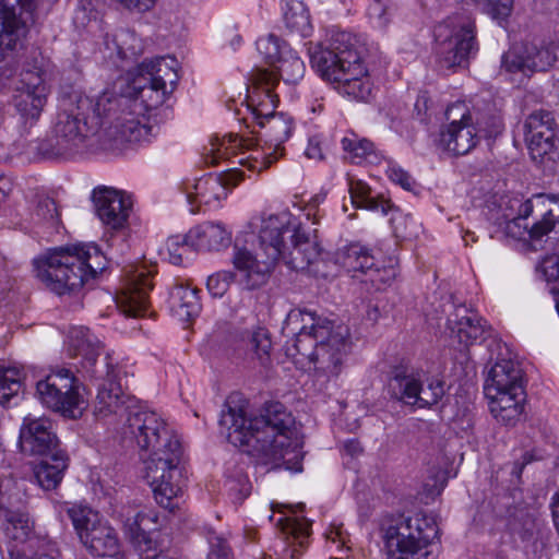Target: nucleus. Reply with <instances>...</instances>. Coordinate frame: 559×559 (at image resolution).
Returning <instances> with one entry per match:
<instances>
[{"mask_svg": "<svg viewBox=\"0 0 559 559\" xmlns=\"http://www.w3.org/2000/svg\"><path fill=\"white\" fill-rule=\"evenodd\" d=\"M75 531L91 554L105 557L115 556L119 550V539L114 527L99 521L88 508L72 507L68 510Z\"/></svg>", "mask_w": 559, "mask_h": 559, "instance_id": "2eb2a0df", "label": "nucleus"}, {"mask_svg": "<svg viewBox=\"0 0 559 559\" xmlns=\"http://www.w3.org/2000/svg\"><path fill=\"white\" fill-rule=\"evenodd\" d=\"M13 502L17 503L19 507H15L16 510H20L22 506V500L20 498L13 499ZM7 510V525H5V534L19 542L26 540L28 534L31 533V527L28 525V519L22 513H14V508L5 509Z\"/></svg>", "mask_w": 559, "mask_h": 559, "instance_id": "a18cd8bd", "label": "nucleus"}, {"mask_svg": "<svg viewBox=\"0 0 559 559\" xmlns=\"http://www.w3.org/2000/svg\"><path fill=\"white\" fill-rule=\"evenodd\" d=\"M444 381L428 377L424 371L396 368L388 382L392 399L407 406L431 407L445 394Z\"/></svg>", "mask_w": 559, "mask_h": 559, "instance_id": "4468645a", "label": "nucleus"}, {"mask_svg": "<svg viewBox=\"0 0 559 559\" xmlns=\"http://www.w3.org/2000/svg\"><path fill=\"white\" fill-rule=\"evenodd\" d=\"M83 385L67 368L51 370L36 384V396L47 408L68 418H78L86 407Z\"/></svg>", "mask_w": 559, "mask_h": 559, "instance_id": "9d476101", "label": "nucleus"}, {"mask_svg": "<svg viewBox=\"0 0 559 559\" xmlns=\"http://www.w3.org/2000/svg\"><path fill=\"white\" fill-rule=\"evenodd\" d=\"M528 462H530V460H526V461H525L524 463H522V464L515 463V464H514V466H513L512 473H513V474H515L518 477H520V475H521V473H522V471H523V468H524V465H525L526 463H528Z\"/></svg>", "mask_w": 559, "mask_h": 559, "instance_id": "69168bd1", "label": "nucleus"}, {"mask_svg": "<svg viewBox=\"0 0 559 559\" xmlns=\"http://www.w3.org/2000/svg\"><path fill=\"white\" fill-rule=\"evenodd\" d=\"M348 191L352 203L357 209L381 212L383 215L395 210L390 200L382 195L372 197L369 186L361 180L349 179Z\"/></svg>", "mask_w": 559, "mask_h": 559, "instance_id": "f704fd0d", "label": "nucleus"}, {"mask_svg": "<svg viewBox=\"0 0 559 559\" xmlns=\"http://www.w3.org/2000/svg\"><path fill=\"white\" fill-rule=\"evenodd\" d=\"M24 373L16 367H0V404H16L23 390Z\"/></svg>", "mask_w": 559, "mask_h": 559, "instance_id": "a19ab883", "label": "nucleus"}, {"mask_svg": "<svg viewBox=\"0 0 559 559\" xmlns=\"http://www.w3.org/2000/svg\"><path fill=\"white\" fill-rule=\"evenodd\" d=\"M336 259L347 272L366 273L376 267V260L370 250L359 243L345 247L337 253Z\"/></svg>", "mask_w": 559, "mask_h": 559, "instance_id": "4c0bfd02", "label": "nucleus"}, {"mask_svg": "<svg viewBox=\"0 0 559 559\" xmlns=\"http://www.w3.org/2000/svg\"><path fill=\"white\" fill-rule=\"evenodd\" d=\"M558 46L554 43H530L509 49L502 56V68L509 73L521 72L530 75L535 71H546L558 59Z\"/></svg>", "mask_w": 559, "mask_h": 559, "instance_id": "aec40b11", "label": "nucleus"}, {"mask_svg": "<svg viewBox=\"0 0 559 559\" xmlns=\"http://www.w3.org/2000/svg\"><path fill=\"white\" fill-rule=\"evenodd\" d=\"M189 238L195 250L218 251L231 242V234L216 223H203L189 230Z\"/></svg>", "mask_w": 559, "mask_h": 559, "instance_id": "2f4dec72", "label": "nucleus"}, {"mask_svg": "<svg viewBox=\"0 0 559 559\" xmlns=\"http://www.w3.org/2000/svg\"><path fill=\"white\" fill-rule=\"evenodd\" d=\"M283 19L286 27L301 36L311 33L309 13L301 0H282Z\"/></svg>", "mask_w": 559, "mask_h": 559, "instance_id": "58836bf2", "label": "nucleus"}, {"mask_svg": "<svg viewBox=\"0 0 559 559\" xmlns=\"http://www.w3.org/2000/svg\"><path fill=\"white\" fill-rule=\"evenodd\" d=\"M19 442L22 452L31 455H49L59 451V439L47 417H24Z\"/></svg>", "mask_w": 559, "mask_h": 559, "instance_id": "4be33fe9", "label": "nucleus"}, {"mask_svg": "<svg viewBox=\"0 0 559 559\" xmlns=\"http://www.w3.org/2000/svg\"><path fill=\"white\" fill-rule=\"evenodd\" d=\"M524 135L528 151L540 152L543 142L559 136V124L552 111L538 109L530 114L524 122Z\"/></svg>", "mask_w": 559, "mask_h": 559, "instance_id": "bb28decb", "label": "nucleus"}, {"mask_svg": "<svg viewBox=\"0 0 559 559\" xmlns=\"http://www.w3.org/2000/svg\"><path fill=\"white\" fill-rule=\"evenodd\" d=\"M153 284L147 274L135 272L132 274L124 289L117 296V306L127 317L142 318L152 314L150 311L148 292Z\"/></svg>", "mask_w": 559, "mask_h": 559, "instance_id": "393cba45", "label": "nucleus"}, {"mask_svg": "<svg viewBox=\"0 0 559 559\" xmlns=\"http://www.w3.org/2000/svg\"><path fill=\"white\" fill-rule=\"evenodd\" d=\"M249 343L261 365H265L270 359L272 347L269 331L262 326L255 328L251 333Z\"/></svg>", "mask_w": 559, "mask_h": 559, "instance_id": "09e8293b", "label": "nucleus"}, {"mask_svg": "<svg viewBox=\"0 0 559 559\" xmlns=\"http://www.w3.org/2000/svg\"><path fill=\"white\" fill-rule=\"evenodd\" d=\"M109 94L114 102L107 104L106 114H103L105 133L116 142H142L148 141L152 135V127L148 118L142 114V104L136 99Z\"/></svg>", "mask_w": 559, "mask_h": 559, "instance_id": "9b49d317", "label": "nucleus"}, {"mask_svg": "<svg viewBox=\"0 0 559 559\" xmlns=\"http://www.w3.org/2000/svg\"><path fill=\"white\" fill-rule=\"evenodd\" d=\"M259 127L264 130V142L284 154L285 148L283 144L290 138L294 129L293 119L280 112L277 116L261 120Z\"/></svg>", "mask_w": 559, "mask_h": 559, "instance_id": "c9c22d12", "label": "nucleus"}, {"mask_svg": "<svg viewBox=\"0 0 559 559\" xmlns=\"http://www.w3.org/2000/svg\"><path fill=\"white\" fill-rule=\"evenodd\" d=\"M328 539H330L332 543L336 544L337 548H340V547L343 548L345 546V539L338 531H331L328 534Z\"/></svg>", "mask_w": 559, "mask_h": 559, "instance_id": "680f3d73", "label": "nucleus"}, {"mask_svg": "<svg viewBox=\"0 0 559 559\" xmlns=\"http://www.w3.org/2000/svg\"><path fill=\"white\" fill-rule=\"evenodd\" d=\"M176 60L170 57H162L153 60H144L139 66L141 75L150 76V84L140 91L142 109L147 111L160 106L168 94L173 92L178 81V74L175 69Z\"/></svg>", "mask_w": 559, "mask_h": 559, "instance_id": "a211bd4d", "label": "nucleus"}, {"mask_svg": "<svg viewBox=\"0 0 559 559\" xmlns=\"http://www.w3.org/2000/svg\"><path fill=\"white\" fill-rule=\"evenodd\" d=\"M361 50L360 40L353 33L331 31L328 38L311 50L310 63L340 95L368 102L373 83Z\"/></svg>", "mask_w": 559, "mask_h": 559, "instance_id": "20e7f679", "label": "nucleus"}, {"mask_svg": "<svg viewBox=\"0 0 559 559\" xmlns=\"http://www.w3.org/2000/svg\"><path fill=\"white\" fill-rule=\"evenodd\" d=\"M187 200L190 204L198 202L209 206H217L227 195V188L219 176H204L193 185V191L186 188Z\"/></svg>", "mask_w": 559, "mask_h": 559, "instance_id": "72a5a7b5", "label": "nucleus"}, {"mask_svg": "<svg viewBox=\"0 0 559 559\" xmlns=\"http://www.w3.org/2000/svg\"><path fill=\"white\" fill-rule=\"evenodd\" d=\"M166 250L168 253V259L170 263L175 265H180L183 261V258H187L189 253H191L194 249V245L189 238V233L185 236L175 235L170 236L166 240Z\"/></svg>", "mask_w": 559, "mask_h": 559, "instance_id": "de8ad7c7", "label": "nucleus"}, {"mask_svg": "<svg viewBox=\"0 0 559 559\" xmlns=\"http://www.w3.org/2000/svg\"><path fill=\"white\" fill-rule=\"evenodd\" d=\"M36 276L57 295L80 290L106 269V257L95 245L59 247L34 261Z\"/></svg>", "mask_w": 559, "mask_h": 559, "instance_id": "423d86ee", "label": "nucleus"}, {"mask_svg": "<svg viewBox=\"0 0 559 559\" xmlns=\"http://www.w3.org/2000/svg\"><path fill=\"white\" fill-rule=\"evenodd\" d=\"M93 200L99 219L112 229H121L129 218L133 201L123 191L112 188L94 190Z\"/></svg>", "mask_w": 559, "mask_h": 559, "instance_id": "b1692460", "label": "nucleus"}, {"mask_svg": "<svg viewBox=\"0 0 559 559\" xmlns=\"http://www.w3.org/2000/svg\"><path fill=\"white\" fill-rule=\"evenodd\" d=\"M45 456L46 459L33 467V474L44 490H52L61 483L64 471L68 468L69 459L63 451H56V453Z\"/></svg>", "mask_w": 559, "mask_h": 559, "instance_id": "c756f323", "label": "nucleus"}, {"mask_svg": "<svg viewBox=\"0 0 559 559\" xmlns=\"http://www.w3.org/2000/svg\"><path fill=\"white\" fill-rule=\"evenodd\" d=\"M388 559H437L428 547L440 539L437 520L431 514L401 516L381 527Z\"/></svg>", "mask_w": 559, "mask_h": 559, "instance_id": "6e6552de", "label": "nucleus"}, {"mask_svg": "<svg viewBox=\"0 0 559 559\" xmlns=\"http://www.w3.org/2000/svg\"><path fill=\"white\" fill-rule=\"evenodd\" d=\"M67 353L78 359V368L90 378H103L114 372L111 356L106 354L100 362L98 357L103 354L100 341L84 326H75L69 331L66 342Z\"/></svg>", "mask_w": 559, "mask_h": 559, "instance_id": "dca6fc26", "label": "nucleus"}, {"mask_svg": "<svg viewBox=\"0 0 559 559\" xmlns=\"http://www.w3.org/2000/svg\"><path fill=\"white\" fill-rule=\"evenodd\" d=\"M198 289L183 284L173 287L169 296V305L173 314L182 322H188L201 312V302Z\"/></svg>", "mask_w": 559, "mask_h": 559, "instance_id": "473e14b6", "label": "nucleus"}, {"mask_svg": "<svg viewBox=\"0 0 559 559\" xmlns=\"http://www.w3.org/2000/svg\"><path fill=\"white\" fill-rule=\"evenodd\" d=\"M386 174L392 182L401 186L404 190L412 191L416 187V180L413 176L399 165H390Z\"/></svg>", "mask_w": 559, "mask_h": 559, "instance_id": "5fc2aeb1", "label": "nucleus"}, {"mask_svg": "<svg viewBox=\"0 0 559 559\" xmlns=\"http://www.w3.org/2000/svg\"><path fill=\"white\" fill-rule=\"evenodd\" d=\"M530 151L532 158L538 162L554 171H559V136L555 138L554 141L543 142V148L540 152Z\"/></svg>", "mask_w": 559, "mask_h": 559, "instance_id": "8fccbe9b", "label": "nucleus"}, {"mask_svg": "<svg viewBox=\"0 0 559 559\" xmlns=\"http://www.w3.org/2000/svg\"><path fill=\"white\" fill-rule=\"evenodd\" d=\"M257 49L265 62L273 67L285 56L287 50H290L286 46H282L280 38L272 34L260 37L257 40Z\"/></svg>", "mask_w": 559, "mask_h": 559, "instance_id": "49530a36", "label": "nucleus"}, {"mask_svg": "<svg viewBox=\"0 0 559 559\" xmlns=\"http://www.w3.org/2000/svg\"><path fill=\"white\" fill-rule=\"evenodd\" d=\"M111 102L109 94L63 100L50 135L38 143V152L47 158H69L84 151L88 139L104 127L102 110L106 114Z\"/></svg>", "mask_w": 559, "mask_h": 559, "instance_id": "39448f33", "label": "nucleus"}, {"mask_svg": "<svg viewBox=\"0 0 559 559\" xmlns=\"http://www.w3.org/2000/svg\"><path fill=\"white\" fill-rule=\"evenodd\" d=\"M235 281V274L230 271H219L209 276L206 287L209 293L215 297H223Z\"/></svg>", "mask_w": 559, "mask_h": 559, "instance_id": "603ef678", "label": "nucleus"}, {"mask_svg": "<svg viewBox=\"0 0 559 559\" xmlns=\"http://www.w3.org/2000/svg\"><path fill=\"white\" fill-rule=\"evenodd\" d=\"M445 119L448 123L440 131V145L456 156L468 154L477 145L479 138L475 123L488 136L496 135L502 130V121L499 116H490L488 123L480 118L474 119L465 102H455L449 105L445 110Z\"/></svg>", "mask_w": 559, "mask_h": 559, "instance_id": "1a4fd4ad", "label": "nucleus"}, {"mask_svg": "<svg viewBox=\"0 0 559 559\" xmlns=\"http://www.w3.org/2000/svg\"><path fill=\"white\" fill-rule=\"evenodd\" d=\"M281 258L288 267L296 271L308 270L320 257L318 246L310 241L289 213V223L281 236Z\"/></svg>", "mask_w": 559, "mask_h": 559, "instance_id": "412c9836", "label": "nucleus"}, {"mask_svg": "<svg viewBox=\"0 0 559 559\" xmlns=\"http://www.w3.org/2000/svg\"><path fill=\"white\" fill-rule=\"evenodd\" d=\"M34 0H0V61L22 46Z\"/></svg>", "mask_w": 559, "mask_h": 559, "instance_id": "f3484780", "label": "nucleus"}, {"mask_svg": "<svg viewBox=\"0 0 559 559\" xmlns=\"http://www.w3.org/2000/svg\"><path fill=\"white\" fill-rule=\"evenodd\" d=\"M36 215L52 225L57 224L59 222V211L55 200L49 198L40 200L36 209Z\"/></svg>", "mask_w": 559, "mask_h": 559, "instance_id": "6e6d98bb", "label": "nucleus"}, {"mask_svg": "<svg viewBox=\"0 0 559 559\" xmlns=\"http://www.w3.org/2000/svg\"><path fill=\"white\" fill-rule=\"evenodd\" d=\"M136 47L134 45L129 48H123L119 46V53H121L124 58L135 56L138 53Z\"/></svg>", "mask_w": 559, "mask_h": 559, "instance_id": "e2e57ef3", "label": "nucleus"}, {"mask_svg": "<svg viewBox=\"0 0 559 559\" xmlns=\"http://www.w3.org/2000/svg\"><path fill=\"white\" fill-rule=\"evenodd\" d=\"M123 433L135 440L141 450L151 451L145 461V477L156 502L174 512L186 486L179 467L182 450L178 437L157 413L138 406L129 408Z\"/></svg>", "mask_w": 559, "mask_h": 559, "instance_id": "f03ea898", "label": "nucleus"}, {"mask_svg": "<svg viewBox=\"0 0 559 559\" xmlns=\"http://www.w3.org/2000/svg\"><path fill=\"white\" fill-rule=\"evenodd\" d=\"M289 212L270 214L261 217L259 224L251 223L253 233H257V247L254 251L234 246L231 262L239 271L248 289H255L266 283L271 272L280 261L282 251V233L288 227Z\"/></svg>", "mask_w": 559, "mask_h": 559, "instance_id": "0eeeda50", "label": "nucleus"}, {"mask_svg": "<svg viewBox=\"0 0 559 559\" xmlns=\"http://www.w3.org/2000/svg\"><path fill=\"white\" fill-rule=\"evenodd\" d=\"M116 366H114V372L110 376L94 378L95 380L104 381L99 384L95 406V412L99 417H107L110 414L117 415L123 412L128 414L129 408L134 407L126 406L127 395L122 392L121 385L116 382Z\"/></svg>", "mask_w": 559, "mask_h": 559, "instance_id": "cd10ccee", "label": "nucleus"}, {"mask_svg": "<svg viewBox=\"0 0 559 559\" xmlns=\"http://www.w3.org/2000/svg\"><path fill=\"white\" fill-rule=\"evenodd\" d=\"M540 267L547 281H556L559 278V258L557 255L545 258Z\"/></svg>", "mask_w": 559, "mask_h": 559, "instance_id": "4d7b16f0", "label": "nucleus"}, {"mask_svg": "<svg viewBox=\"0 0 559 559\" xmlns=\"http://www.w3.org/2000/svg\"><path fill=\"white\" fill-rule=\"evenodd\" d=\"M131 537L134 547L140 552L156 550V542L152 537L154 532L144 531L138 527H124Z\"/></svg>", "mask_w": 559, "mask_h": 559, "instance_id": "864d4df0", "label": "nucleus"}, {"mask_svg": "<svg viewBox=\"0 0 559 559\" xmlns=\"http://www.w3.org/2000/svg\"><path fill=\"white\" fill-rule=\"evenodd\" d=\"M366 14L377 28H385L391 21L392 12L390 5L384 0H369Z\"/></svg>", "mask_w": 559, "mask_h": 559, "instance_id": "3c124183", "label": "nucleus"}, {"mask_svg": "<svg viewBox=\"0 0 559 559\" xmlns=\"http://www.w3.org/2000/svg\"><path fill=\"white\" fill-rule=\"evenodd\" d=\"M439 63L442 68L460 67L477 50L475 23L465 15L449 17L435 28Z\"/></svg>", "mask_w": 559, "mask_h": 559, "instance_id": "ddd939ff", "label": "nucleus"}, {"mask_svg": "<svg viewBox=\"0 0 559 559\" xmlns=\"http://www.w3.org/2000/svg\"><path fill=\"white\" fill-rule=\"evenodd\" d=\"M524 388L523 372L519 364L510 358L499 359L490 368L484 385V392L487 389L497 391H513V388Z\"/></svg>", "mask_w": 559, "mask_h": 559, "instance_id": "c85d7f7f", "label": "nucleus"}, {"mask_svg": "<svg viewBox=\"0 0 559 559\" xmlns=\"http://www.w3.org/2000/svg\"><path fill=\"white\" fill-rule=\"evenodd\" d=\"M276 525L287 539L292 538V557L295 558L297 546L306 547L310 535V522L304 518L284 515L277 520Z\"/></svg>", "mask_w": 559, "mask_h": 559, "instance_id": "ea45409f", "label": "nucleus"}, {"mask_svg": "<svg viewBox=\"0 0 559 559\" xmlns=\"http://www.w3.org/2000/svg\"><path fill=\"white\" fill-rule=\"evenodd\" d=\"M252 87L248 90V109L251 111L252 120L260 126L261 120L277 116L275 109L278 97L274 94L277 85L276 76L266 70L257 68L251 74Z\"/></svg>", "mask_w": 559, "mask_h": 559, "instance_id": "5701e85b", "label": "nucleus"}, {"mask_svg": "<svg viewBox=\"0 0 559 559\" xmlns=\"http://www.w3.org/2000/svg\"><path fill=\"white\" fill-rule=\"evenodd\" d=\"M120 518L124 527H138L144 531L155 532L160 525L159 515L153 509H143L140 511L128 510L126 514L121 513Z\"/></svg>", "mask_w": 559, "mask_h": 559, "instance_id": "37998d69", "label": "nucleus"}, {"mask_svg": "<svg viewBox=\"0 0 559 559\" xmlns=\"http://www.w3.org/2000/svg\"><path fill=\"white\" fill-rule=\"evenodd\" d=\"M238 155H240L238 164L252 171H262L284 154L265 142L263 146H258L257 141L252 138L228 134L223 139L216 138L211 141L210 147L206 148L205 162L216 165L221 160Z\"/></svg>", "mask_w": 559, "mask_h": 559, "instance_id": "f8f14e48", "label": "nucleus"}, {"mask_svg": "<svg viewBox=\"0 0 559 559\" xmlns=\"http://www.w3.org/2000/svg\"><path fill=\"white\" fill-rule=\"evenodd\" d=\"M342 147L354 164H360L373 153V143L367 139H359L357 134H349L342 139Z\"/></svg>", "mask_w": 559, "mask_h": 559, "instance_id": "c03bdc74", "label": "nucleus"}, {"mask_svg": "<svg viewBox=\"0 0 559 559\" xmlns=\"http://www.w3.org/2000/svg\"><path fill=\"white\" fill-rule=\"evenodd\" d=\"M240 43H241V36L235 35L231 40V46L235 48L236 46L240 45Z\"/></svg>", "mask_w": 559, "mask_h": 559, "instance_id": "338daca9", "label": "nucleus"}, {"mask_svg": "<svg viewBox=\"0 0 559 559\" xmlns=\"http://www.w3.org/2000/svg\"><path fill=\"white\" fill-rule=\"evenodd\" d=\"M48 88L38 70H23L15 82L13 105L24 123H35L47 103Z\"/></svg>", "mask_w": 559, "mask_h": 559, "instance_id": "6ab92c4d", "label": "nucleus"}, {"mask_svg": "<svg viewBox=\"0 0 559 559\" xmlns=\"http://www.w3.org/2000/svg\"><path fill=\"white\" fill-rule=\"evenodd\" d=\"M485 396L492 416L504 425H514L524 411V388H513V391H497L487 389Z\"/></svg>", "mask_w": 559, "mask_h": 559, "instance_id": "a878e982", "label": "nucleus"}, {"mask_svg": "<svg viewBox=\"0 0 559 559\" xmlns=\"http://www.w3.org/2000/svg\"><path fill=\"white\" fill-rule=\"evenodd\" d=\"M305 69L304 61L290 49L278 60L273 70H265L275 75L277 82L281 78L285 83L296 84L302 79Z\"/></svg>", "mask_w": 559, "mask_h": 559, "instance_id": "79ce46f5", "label": "nucleus"}, {"mask_svg": "<svg viewBox=\"0 0 559 559\" xmlns=\"http://www.w3.org/2000/svg\"><path fill=\"white\" fill-rule=\"evenodd\" d=\"M225 407L219 424L226 429L233 445L247 447L249 452H257L275 466H284L292 472L302 471V442L295 418L283 404H266L259 415H253L247 400L231 394Z\"/></svg>", "mask_w": 559, "mask_h": 559, "instance_id": "f257e3e1", "label": "nucleus"}, {"mask_svg": "<svg viewBox=\"0 0 559 559\" xmlns=\"http://www.w3.org/2000/svg\"><path fill=\"white\" fill-rule=\"evenodd\" d=\"M462 312H466V309H456L454 318L448 319V325L461 344L469 346L484 337L486 322L475 313L462 314Z\"/></svg>", "mask_w": 559, "mask_h": 559, "instance_id": "7c9ffc66", "label": "nucleus"}, {"mask_svg": "<svg viewBox=\"0 0 559 559\" xmlns=\"http://www.w3.org/2000/svg\"><path fill=\"white\" fill-rule=\"evenodd\" d=\"M305 155L310 159L321 160L324 157L322 141L319 136H312L308 141Z\"/></svg>", "mask_w": 559, "mask_h": 559, "instance_id": "13d9d810", "label": "nucleus"}, {"mask_svg": "<svg viewBox=\"0 0 559 559\" xmlns=\"http://www.w3.org/2000/svg\"><path fill=\"white\" fill-rule=\"evenodd\" d=\"M282 330L287 336H294L287 354L297 362L308 361L316 370L340 373L352 344L347 325L307 309H293Z\"/></svg>", "mask_w": 559, "mask_h": 559, "instance_id": "7ed1b4c3", "label": "nucleus"}, {"mask_svg": "<svg viewBox=\"0 0 559 559\" xmlns=\"http://www.w3.org/2000/svg\"><path fill=\"white\" fill-rule=\"evenodd\" d=\"M533 210V203L532 201L527 200L522 204L521 213H523L525 216L530 214V212Z\"/></svg>", "mask_w": 559, "mask_h": 559, "instance_id": "0e129e2a", "label": "nucleus"}, {"mask_svg": "<svg viewBox=\"0 0 559 559\" xmlns=\"http://www.w3.org/2000/svg\"><path fill=\"white\" fill-rule=\"evenodd\" d=\"M536 202L545 209V213L542 219L531 227L530 237L533 240H540L559 224V195L539 194Z\"/></svg>", "mask_w": 559, "mask_h": 559, "instance_id": "e433bc0d", "label": "nucleus"}, {"mask_svg": "<svg viewBox=\"0 0 559 559\" xmlns=\"http://www.w3.org/2000/svg\"><path fill=\"white\" fill-rule=\"evenodd\" d=\"M421 100H423L424 105H426L427 97H426L425 95L420 96V97L417 99L416 104H415L416 108H418V109H419V105H420V102H421Z\"/></svg>", "mask_w": 559, "mask_h": 559, "instance_id": "774afa93", "label": "nucleus"}, {"mask_svg": "<svg viewBox=\"0 0 559 559\" xmlns=\"http://www.w3.org/2000/svg\"><path fill=\"white\" fill-rule=\"evenodd\" d=\"M344 448L350 455H357L362 452L360 443L356 440L346 441Z\"/></svg>", "mask_w": 559, "mask_h": 559, "instance_id": "052dcab7", "label": "nucleus"}, {"mask_svg": "<svg viewBox=\"0 0 559 559\" xmlns=\"http://www.w3.org/2000/svg\"><path fill=\"white\" fill-rule=\"evenodd\" d=\"M217 547H218L217 550H214V549L212 550V556L215 555L219 559H227V557L229 555V548H228L227 544L225 542L218 539Z\"/></svg>", "mask_w": 559, "mask_h": 559, "instance_id": "bf43d9fd", "label": "nucleus"}]
</instances>
